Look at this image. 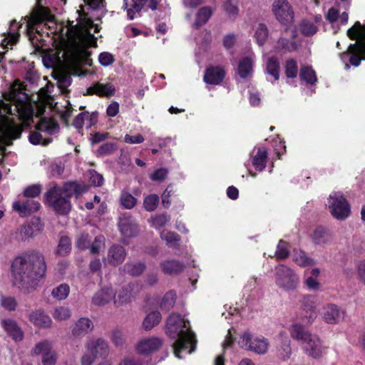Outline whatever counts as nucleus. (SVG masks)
<instances>
[{
    "instance_id": "10",
    "label": "nucleus",
    "mask_w": 365,
    "mask_h": 365,
    "mask_svg": "<svg viewBox=\"0 0 365 365\" xmlns=\"http://www.w3.org/2000/svg\"><path fill=\"white\" fill-rule=\"evenodd\" d=\"M328 205L331 215L337 220H343L350 215V206L341 192H333L328 198Z\"/></svg>"
},
{
    "instance_id": "60",
    "label": "nucleus",
    "mask_w": 365,
    "mask_h": 365,
    "mask_svg": "<svg viewBox=\"0 0 365 365\" xmlns=\"http://www.w3.org/2000/svg\"><path fill=\"white\" fill-rule=\"evenodd\" d=\"M41 190L42 187L40 185H32L24 190V195L26 197L34 198L41 193Z\"/></svg>"
},
{
    "instance_id": "63",
    "label": "nucleus",
    "mask_w": 365,
    "mask_h": 365,
    "mask_svg": "<svg viewBox=\"0 0 365 365\" xmlns=\"http://www.w3.org/2000/svg\"><path fill=\"white\" fill-rule=\"evenodd\" d=\"M100 63L103 66H108L114 61L113 56L108 52H103L98 56Z\"/></svg>"
},
{
    "instance_id": "47",
    "label": "nucleus",
    "mask_w": 365,
    "mask_h": 365,
    "mask_svg": "<svg viewBox=\"0 0 365 365\" xmlns=\"http://www.w3.org/2000/svg\"><path fill=\"white\" fill-rule=\"evenodd\" d=\"M348 14L343 12L340 16H339L338 11L334 8L329 9L326 14V19L331 23L334 24L338 19H340L342 24H346L348 21Z\"/></svg>"
},
{
    "instance_id": "56",
    "label": "nucleus",
    "mask_w": 365,
    "mask_h": 365,
    "mask_svg": "<svg viewBox=\"0 0 365 365\" xmlns=\"http://www.w3.org/2000/svg\"><path fill=\"white\" fill-rule=\"evenodd\" d=\"M298 73V67L296 61L294 59L288 60L285 64L286 76L289 78L297 77Z\"/></svg>"
},
{
    "instance_id": "29",
    "label": "nucleus",
    "mask_w": 365,
    "mask_h": 365,
    "mask_svg": "<svg viewBox=\"0 0 365 365\" xmlns=\"http://www.w3.org/2000/svg\"><path fill=\"white\" fill-rule=\"evenodd\" d=\"M160 267L164 274L175 275L184 270L185 264L179 260L166 259L160 262Z\"/></svg>"
},
{
    "instance_id": "22",
    "label": "nucleus",
    "mask_w": 365,
    "mask_h": 365,
    "mask_svg": "<svg viewBox=\"0 0 365 365\" xmlns=\"http://www.w3.org/2000/svg\"><path fill=\"white\" fill-rule=\"evenodd\" d=\"M41 207L40 203L32 199H26L23 201L18 200L13 203V209L21 216H27L36 212Z\"/></svg>"
},
{
    "instance_id": "7",
    "label": "nucleus",
    "mask_w": 365,
    "mask_h": 365,
    "mask_svg": "<svg viewBox=\"0 0 365 365\" xmlns=\"http://www.w3.org/2000/svg\"><path fill=\"white\" fill-rule=\"evenodd\" d=\"M289 331L292 338L302 341V348L309 356L318 359L325 354L327 347L318 336L307 331L303 326L293 324Z\"/></svg>"
},
{
    "instance_id": "24",
    "label": "nucleus",
    "mask_w": 365,
    "mask_h": 365,
    "mask_svg": "<svg viewBox=\"0 0 365 365\" xmlns=\"http://www.w3.org/2000/svg\"><path fill=\"white\" fill-rule=\"evenodd\" d=\"M115 294L111 286H105L95 293L92 303L97 306H103L112 300L114 302Z\"/></svg>"
},
{
    "instance_id": "48",
    "label": "nucleus",
    "mask_w": 365,
    "mask_h": 365,
    "mask_svg": "<svg viewBox=\"0 0 365 365\" xmlns=\"http://www.w3.org/2000/svg\"><path fill=\"white\" fill-rule=\"evenodd\" d=\"M268 37V29L263 24H259L255 32V38L259 46H262Z\"/></svg>"
},
{
    "instance_id": "20",
    "label": "nucleus",
    "mask_w": 365,
    "mask_h": 365,
    "mask_svg": "<svg viewBox=\"0 0 365 365\" xmlns=\"http://www.w3.org/2000/svg\"><path fill=\"white\" fill-rule=\"evenodd\" d=\"M86 349L97 358L106 357L109 353L108 344L107 341L102 338H90L86 344Z\"/></svg>"
},
{
    "instance_id": "46",
    "label": "nucleus",
    "mask_w": 365,
    "mask_h": 365,
    "mask_svg": "<svg viewBox=\"0 0 365 365\" xmlns=\"http://www.w3.org/2000/svg\"><path fill=\"white\" fill-rule=\"evenodd\" d=\"M145 267L146 266L144 262H128L123 266V269L130 275L138 276L144 272Z\"/></svg>"
},
{
    "instance_id": "8",
    "label": "nucleus",
    "mask_w": 365,
    "mask_h": 365,
    "mask_svg": "<svg viewBox=\"0 0 365 365\" xmlns=\"http://www.w3.org/2000/svg\"><path fill=\"white\" fill-rule=\"evenodd\" d=\"M274 281L280 289L289 291L299 284V277L293 269L284 264H278L274 269Z\"/></svg>"
},
{
    "instance_id": "34",
    "label": "nucleus",
    "mask_w": 365,
    "mask_h": 365,
    "mask_svg": "<svg viewBox=\"0 0 365 365\" xmlns=\"http://www.w3.org/2000/svg\"><path fill=\"white\" fill-rule=\"evenodd\" d=\"M22 24H19L16 21H12L9 26V31L7 36L2 40L1 46L4 48H8L9 46H12L19 39V34L18 30L21 27Z\"/></svg>"
},
{
    "instance_id": "26",
    "label": "nucleus",
    "mask_w": 365,
    "mask_h": 365,
    "mask_svg": "<svg viewBox=\"0 0 365 365\" xmlns=\"http://www.w3.org/2000/svg\"><path fill=\"white\" fill-rule=\"evenodd\" d=\"M255 56L253 53L242 58L238 63L237 73L241 78L248 79L252 77Z\"/></svg>"
},
{
    "instance_id": "15",
    "label": "nucleus",
    "mask_w": 365,
    "mask_h": 365,
    "mask_svg": "<svg viewBox=\"0 0 365 365\" xmlns=\"http://www.w3.org/2000/svg\"><path fill=\"white\" fill-rule=\"evenodd\" d=\"M160 1L161 0H123V7L126 10L128 19L133 20L138 16L143 6L147 5L152 10H155Z\"/></svg>"
},
{
    "instance_id": "57",
    "label": "nucleus",
    "mask_w": 365,
    "mask_h": 365,
    "mask_svg": "<svg viewBox=\"0 0 365 365\" xmlns=\"http://www.w3.org/2000/svg\"><path fill=\"white\" fill-rule=\"evenodd\" d=\"M289 254V245L282 240H279L277 247V250L275 252L277 258L280 259H285L288 257Z\"/></svg>"
},
{
    "instance_id": "41",
    "label": "nucleus",
    "mask_w": 365,
    "mask_h": 365,
    "mask_svg": "<svg viewBox=\"0 0 365 365\" xmlns=\"http://www.w3.org/2000/svg\"><path fill=\"white\" fill-rule=\"evenodd\" d=\"M299 78L302 81L311 85L315 84L317 81L315 71L309 66H304L301 68Z\"/></svg>"
},
{
    "instance_id": "40",
    "label": "nucleus",
    "mask_w": 365,
    "mask_h": 365,
    "mask_svg": "<svg viewBox=\"0 0 365 365\" xmlns=\"http://www.w3.org/2000/svg\"><path fill=\"white\" fill-rule=\"evenodd\" d=\"M292 260L300 267H306L314 264V259L301 250H294L292 255Z\"/></svg>"
},
{
    "instance_id": "2",
    "label": "nucleus",
    "mask_w": 365,
    "mask_h": 365,
    "mask_svg": "<svg viewBox=\"0 0 365 365\" xmlns=\"http://www.w3.org/2000/svg\"><path fill=\"white\" fill-rule=\"evenodd\" d=\"M9 103L0 102V138L16 139L21 134V128L16 120L29 123L33 116V108L27 103L28 96L16 81L8 94Z\"/></svg>"
},
{
    "instance_id": "16",
    "label": "nucleus",
    "mask_w": 365,
    "mask_h": 365,
    "mask_svg": "<svg viewBox=\"0 0 365 365\" xmlns=\"http://www.w3.org/2000/svg\"><path fill=\"white\" fill-rule=\"evenodd\" d=\"M34 354L42 355L43 365H56L57 361L56 352L52 349V343L44 340L38 343L34 349Z\"/></svg>"
},
{
    "instance_id": "38",
    "label": "nucleus",
    "mask_w": 365,
    "mask_h": 365,
    "mask_svg": "<svg viewBox=\"0 0 365 365\" xmlns=\"http://www.w3.org/2000/svg\"><path fill=\"white\" fill-rule=\"evenodd\" d=\"M309 274L310 275L307 277L304 281L306 286L310 290H318L320 287V284L317 280L318 277L320 274V270L318 268H314L311 270H306L305 274Z\"/></svg>"
},
{
    "instance_id": "43",
    "label": "nucleus",
    "mask_w": 365,
    "mask_h": 365,
    "mask_svg": "<svg viewBox=\"0 0 365 365\" xmlns=\"http://www.w3.org/2000/svg\"><path fill=\"white\" fill-rule=\"evenodd\" d=\"M161 320V314L158 311L149 313L145 318L143 326L146 330H150L159 324Z\"/></svg>"
},
{
    "instance_id": "49",
    "label": "nucleus",
    "mask_w": 365,
    "mask_h": 365,
    "mask_svg": "<svg viewBox=\"0 0 365 365\" xmlns=\"http://www.w3.org/2000/svg\"><path fill=\"white\" fill-rule=\"evenodd\" d=\"M175 293L173 291L168 292L167 293H165L160 302L161 309L166 311L169 310L174 306L175 303Z\"/></svg>"
},
{
    "instance_id": "59",
    "label": "nucleus",
    "mask_w": 365,
    "mask_h": 365,
    "mask_svg": "<svg viewBox=\"0 0 365 365\" xmlns=\"http://www.w3.org/2000/svg\"><path fill=\"white\" fill-rule=\"evenodd\" d=\"M224 6L225 11L231 18L236 17L238 14V8L236 4V0H226Z\"/></svg>"
},
{
    "instance_id": "44",
    "label": "nucleus",
    "mask_w": 365,
    "mask_h": 365,
    "mask_svg": "<svg viewBox=\"0 0 365 365\" xmlns=\"http://www.w3.org/2000/svg\"><path fill=\"white\" fill-rule=\"evenodd\" d=\"M70 293V287L67 284H61L54 287L51 291V296L56 300L66 299Z\"/></svg>"
},
{
    "instance_id": "50",
    "label": "nucleus",
    "mask_w": 365,
    "mask_h": 365,
    "mask_svg": "<svg viewBox=\"0 0 365 365\" xmlns=\"http://www.w3.org/2000/svg\"><path fill=\"white\" fill-rule=\"evenodd\" d=\"M71 250V245L70 239L66 236L61 237L57 247V254L65 256L70 253Z\"/></svg>"
},
{
    "instance_id": "5",
    "label": "nucleus",
    "mask_w": 365,
    "mask_h": 365,
    "mask_svg": "<svg viewBox=\"0 0 365 365\" xmlns=\"http://www.w3.org/2000/svg\"><path fill=\"white\" fill-rule=\"evenodd\" d=\"M86 190L85 185L76 182H66L62 187L53 185L46 192V202L58 214L66 215L71 208L70 197Z\"/></svg>"
},
{
    "instance_id": "14",
    "label": "nucleus",
    "mask_w": 365,
    "mask_h": 365,
    "mask_svg": "<svg viewBox=\"0 0 365 365\" xmlns=\"http://www.w3.org/2000/svg\"><path fill=\"white\" fill-rule=\"evenodd\" d=\"M92 236L87 232H83L76 239V246L80 250H90L93 255H96L105 247V237L103 235H97L92 242Z\"/></svg>"
},
{
    "instance_id": "52",
    "label": "nucleus",
    "mask_w": 365,
    "mask_h": 365,
    "mask_svg": "<svg viewBox=\"0 0 365 365\" xmlns=\"http://www.w3.org/2000/svg\"><path fill=\"white\" fill-rule=\"evenodd\" d=\"M120 202L125 208L131 209L135 205L137 200L128 192L123 191L120 195Z\"/></svg>"
},
{
    "instance_id": "61",
    "label": "nucleus",
    "mask_w": 365,
    "mask_h": 365,
    "mask_svg": "<svg viewBox=\"0 0 365 365\" xmlns=\"http://www.w3.org/2000/svg\"><path fill=\"white\" fill-rule=\"evenodd\" d=\"M168 173L167 169L160 168L150 174V178L153 181L161 182L165 179Z\"/></svg>"
},
{
    "instance_id": "32",
    "label": "nucleus",
    "mask_w": 365,
    "mask_h": 365,
    "mask_svg": "<svg viewBox=\"0 0 365 365\" xmlns=\"http://www.w3.org/2000/svg\"><path fill=\"white\" fill-rule=\"evenodd\" d=\"M29 320L34 326L40 328H48L52 325L51 317L43 310L32 312L29 316Z\"/></svg>"
},
{
    "instance_id": "6",
    "label": "nucleus",
    "mask_w": 365,
    "mask_h": 365,
    "mask_svg": "<svg viewBox=\"0 0 365 365\" xmlns=\"http://www.w3.org/2000/svg\"><path fill=\"white\" fill-rule=\"evenodd\" d=\"M347 36L351 40H356L351 43L346 51L340 54L341 61L344 63L345 69H349L350 65L358 66L362 59L365 60V24L356 21L347 31Z\"/></svg>"
},
{
    "instance_id": "62",
    "label": "nucleus",
    "mask_w": 365,
    "mask_h": 365,
    "mask_svg": "<svg viewBox=\"0 0 365 365\" xmlns=\"http://www.w3.org/2000/svg\"><path fill=\"white\" fill-rule=\"evenodd\" d=\"M302 304L307 311H314L317 307L315 298L310 295L303 297Z\"/></svg>"
},
{
    "instance_id": "11",
    "label": "nucleus",
    "mask_w": 365,
    "mask_h": 365,
    "mask_svg": "<svg viewBox=\"0 0 365 365\" xmlns=\"http://www.w3.org/2000/svg\"><path fill=\"white\" fill-rule=\"evenodd\" d=\"M58 124L51 119L43 118L36 125V131H33L29 135V141L34 145H48L51 140L43 138L41 132L52 135L58 130Z\"/></svg>"
},
{
    "instance_id": "58",
    "label": "nucleus",
    "mask_w": 365,
    "mask_h": 365,
    "mask_svg": "<svg viewBox=\"0 0 365 365\" xmlns=\"http://www.w3.org/2000/svg\"><path fill=\"white\" fill-rule=\"evenodd\" d=\"M86 175L91 185L97 187H100L103 185L104 181L103 177L96 171L90 170L88 171Z\"/></svg>"
},
{
    "instance_id": "25",
    "label": "nucleus",
    "mask_w": 365,
    "mask_h": 365,
    "mask_svg": "<svg viewBox=\"0 0 365 365\" xmlns=\"http://www.w3.org/2000/svg\"><path fill=\"white\" fill-rule=\"evenodd\" d=\"M264 63L267 75V79L272 83L278 81L280 71L278 59L274 56H264Z\"/></svg>"
},
{
    "instance_id": "4",
    "label": "nucleus",
    "mask_w": 365,
    "mask_h": 365,
    "mask_svg": "<svg viewBox=\"0 0 365 365\" xmlns=\"http://www.w3.org/2000/svg\"><path fill=\"white\" fill-rule=\"evenodd\" d=\"M165 331L175 340L173 347L176 357L181 359L183 353L191 354L195 351L197 340L191 331L190 322L184 317L175 313L170 314L167 319Z\"/></svg>"
},
{
    "instance_id": "55",
    "label": "nucleus",
    "mask_w": 365,
    "mask_h": 365,
    "mask_svg": "<svg viewBox=\"0 0 365 365\" xmlns=\"http://www.w3.org/2000/svg\"><path fill=\"white\" fill-rule=\"evenodd\" d=\"M300 31L304 36H312L317 31V27L311 21L304 20L300 24Z\"/></svg>"
},
{
    "instance_id": "13",
    "label": "nucleus",
    "mask_w": 365,
    "mask_h": 365,
    "mask_svg": "<svg viewBox=\"0 0 365 365\" xmlns=\"http://www.w3.org/2000/svg\"><path fill=\"white\" fill-rule=\"evenodd\" d=\"M272 11L276 19L284 25H288L294 21V12L287 0H274Z\"/></svg>"
},
{
    "instance_id": "37",
    "label": "nucleus",
    "mask_w": 365,
    "mask_h": 365,
    "mask_svg": "<svg viewBox=\"0 0 365 365\" xmlns=\"http://www.w3.org/2000/svg\"><path fill=\"white\" fill-rule=\"evenodd\" d=\"M212 14V9L208 6L200 8L196 13L195 20L192 26L198 29L206 24Z\"/></svg>"
},
{
    "instance_id": "1",
    "label": "nucleus",
    "mask_w": 365,
    "mask_h": 365,
    "mask_svg": "<svg viewBox=\"0 0 365 365\" xmlns=\"http://www.w3.org/2000/svg\"><path fill=\"white\" fill-rule=\"evenodd\" d=\"M77 23L68 21L63 26L57 24L50 10L37 6L31 16H25L26 30L30 36L34 27L43 24L48 29V35H53L56 48L43 56V63L46 68L71 70L78 67L87 56V48L96 46L95 33L100 31L97 24L83 11H78Z\"/></svg>"
},
{
    "instance_id": "42",
    "label": "nucleus",
    "mask_w": 365,
    "mask_h": 365,
    "mask_svg": "<svg viewBox=\"0 0 365 365\" xmlns=\"http://www.w3.org/2000/svg\"><path fill=\"white\" fill-rule=\"evenodd\" d=\"M170 220V216L167 213H161L153 215L149 220L148 222L150 226L155 230H160L166 225Z\"/></svg>"
},
{
    "instance_id": "33",
    "label": "nucleus",
    "mask_w": 365,
    "mask_h": 365,
    "mask_svg": "<svg viewBox=\"0 0 365 365\" xmlns=\"http://www.w3.org/2000/svg\"><path fill=\"white\" fill-rule=\"evenodd\" d=\"M87 93L90 95L109 97L114 95L115 87L110 83H96L87 89Z\"/></svg>"
},
{
    "instance_id": "9",
    "label": "nucleus",
    "mask_w": 365,
    "mask_h": 365,
    "mask_svg": "<svg viewBox=\"0 0 365 365\" xmlns=\"http://www.w3.org/2000/svg\"><path fill=\"white\" fill-rule=\"evenodd\" d=\"M238 344L241 348L258 354H266L269 348V341L267 339L263 336H254L248 331L242 334Z\"/></svg>"
},
{
    "instance_id": "3",
    "label": "nucleus",
    "mask_w": 365,
    "mask_h": 365,
    "mask_svg": "<svg viewBox=\"0 0 365 365\" xmlns=\"http://www.w3.org/2000/svg\"><path fill=\"white\" fill-rule=\"evenodd\" d=\"M46 271L43 256L31 250L16 256L11 264L13 283L21 289L30 292L36 288Z\"/></svg>"
},
{
    "instance_id": "19",
    "label": "nucleus",
    "mask_w": 365,
    "mask_h": 365,
    "mask_svg": "<svg viewBox=\"0 0 365 365\" xmlns=\"http://www.w3.org/2000/svg\"><path fill=\"white\" fill-rule=\"evenodd\" d=\"M118 228L125 237H132L138 232V225L136 220L128 214H123L119 217Z\"/></svg>"
},
{
    "instance_id": "39",
    "label": "nucleus",
    "mask_w": 365,
    "mask_h": 365,
    "mask_svg": "<svg viewBox=\"0 0 365 365\" xmlns=\"http://www.w3.org/2000/svg\"><path fill=\"white\" fill-rule=\"evenodd\" d=\"M162 240L165 241L169 247L175 248L180 240V237L175 232L163 230L160 232Z\"/></svg>"
},
{
    "instance_id": "36",
    "label": "nucleus",
    "mask_w": 365,
    "mask_h": 365,
    "mask_svg": "<svg viewBox=\"0 0 365 365\" xmlns=\"http://www.w3.org/2000/svg\"><path fill=\"white\" fill-rule=\"evenodd\" d=\"M279 338L281 339V344L277 348V356L282 360H287L292 354V349L290 346V340L285 337L284 339V334L281 332L279 334Z\"/></svg>"
},
{
    "instance_id": "21",
    "label": "nucleus",
    "mask_w": 365,
    "mask_h": 365,
    "mask_svg": "<svg viewBox=\"0 0 365 365\" xmlns=\"http://www.w3.org/2000/svg\"><path fill=\"white\" fill-rule=\"evenodd\" d=\"M162 345V340L158 337H148L140 339L135 346L136 351L142 355H148L157 351Z\"/></svg>"
},
{
    "instance_id": "30",
    "label": "nucleus",
    "mask_w": 365,
    "mask_h": 365,
    "mask_svg": "<svg viewBox=\"0 0 365 365\" xmlns=\"http://www.w3.org/2000/svg\"><path fill=\"white\" fill-rule=\"evenodd\" d=\"M1 324L7 334L14 341H19L22 340L24 333L14 320L11 319H3Z\"/></svg>"
},
{
    "instance_id": "27",
    "label": "nucleus",
    "mask_w": 365,
    "mask_h": 365,
    "mask_svg": "<svg viewBox=\"0 0 365 365\" xmlns=\"http://www.w3.org/2000/svg\"><path fill=\"white\" fill-rule=\"evenodd\" d=\"M225 76V70L220 66H210L205 72L203 80L207 84L219 85Z\"/></svg>"
},
{
    "instance_id": "54",
    "label": "nucleus",
    "mask_w": 365,
    "mask_h": 365,
    "mask_svg": "<svg viewBox=\"0 0 365 365\" xmlns=\"http://www.w3.org/2000/svg\"><path fill=\"white\" fill-rule=\"evenodd\" d=\"M312 239L316 244L322 245L328 242L329 236L324 228L318 227L314 230Z\"/></svg>"
},
{
    "instance_id": "28",
    "label": "nucleus",
    "mask_w": 365,
    "mask_h": 365,
    "mask_svg": "<svg viewBox=\"0 0 365 365\" xmlns=\"http://www.w3.org/2000/svg\"><path fill=\"white\" fill-rule=\"evenodd\" d=\"M125 256L126 252L123 247L119 245H113L109 247L106 260L108 264L117 266L123 262Z\"/></svg>"
},
{
    "instance_id": "51",
    "label": "nucleus",
    "mask_w": 365,
    "mask_h": 365,
    "mask_svg": "<svg viewBox=\"0 0 365 365\" xmlns=\"http://www.w3.org/2000/svg\"><path fill=\"white\" fill-rule=\"evenodd\" d=\"M71 314L70 309L63 306L56 307L52 314L53 317L56 321L66 320L70 318Z\"/></svg>"
},
{
    "instance_id": "12",
    "label": "nucleus",
    "mask_w": 365,
    "mask_h": 365,
    "mask_svg": "<svg viewBox=\"0 0 365 365\" xmlns=\"http://www.w3.org/2000/svg\"><path fill=\"white\" fill-rule=\"evenodd\" d=\"M43 229V225L39 219H34L31 222L16 228L10 234V240L25 242L37 235Z\"/></svg>"
},
{
    "instance_id": "53",
    "label": "nucleus",
    "mask_w": 365,
    "mask_h": 365,
    "mask_svg": "<svg viewBox=\"0 0 365 365\" xmlns=\"http://www.w3.org/2000/svg\"><path fill=\"white\" fill-rule=\"evenodd\" d=\"M158 203L159 197L155 194H151L144 198L143 207L147 211L151 212L156 209Z\"/></svg>"
},
{
    "instance_id": "18",
    "label": "nucleus",
    "mask_w": 365,
    "mask_h": 365,
    "mask_svg": "<svg viewBox=\"0 0 365 365\" xmlns=\"http://www.w3.org/2000/svg\"><path fill=\"white\" fill-rule=\"evenodd\" d=\"M320 315L326 323L336 324L343 320L344 312L334 304H327L323 306Z\"/></svg>"
},
{
    "instance_id": "31",
    "label": "nucleus",
    "mask_w": 365,
    "mask_h": 365,
    "mask_svg": "<svg viewBox=\"0 0 365 365\" xmlns=\"http://www.w3.org/2000/svg\"><path fill=\"white\" fill-rule=\"evenodd\" d=\"M98 115L96 113H90L88 112H83L79 113L73 120V125L77 129H81L83 126L87 128H91L97 122Z\"/></svg>"
},
{
    "instance_id": "35",
    "label": "nucleus",
    "mask_w": 365,
    "mask_h": 365,
    "mask_svg": "<svg viewBox=\"0 0 365 365\" xmlns=\"http://www.w3.org/2000/svg\"><path fill=\"white\" fill-rule=\"evenodd\" d=\"M93 328L92 322L88 318L79 319L72 329L75 336H81L91 331Z\"/></svg>"
},
{
    "instance_id": "64",
    "label": "nucleus",
    "mask_w": 365,
    "mask_h": 365,
    "mask_svg": "<svg viewBox=\"0 0 365 365\" xmlns=\"http://www.w3.org/2000/svg\"><path fill=\"white\" fill-rule=\"evenodd\" d=\"M1 304L8 310H14L16 308V302L13 297L2 296L1 298Z\"/></svg>"
},
{
    "instance_id": "17",
    "label": "nucleus",
    "mask_w": 365,
    "mask_h": 365,
    "mask_svg": "<svg viewBox=\"0 0 365 365\" xmlns=\"http://www.w3.org/2000/svg\"><path fill=\"white\" fill-rule=\"evenodd\" d=\"M141 287L137 282L129 283L123 286L115 296L114 303L121 305L130 302L140 291Z\"/></svg>"
},
{
    "instance_id": "45",
    "label": "nucleus",
    "mask_w": 365,
    "mask_h": 365,
    "mask_svg": "<svg viewBox=\"0 0 365 365\" xmlns=\"http://www.w3.org/2000/svg\"><path fill=\"white\" fill-rule=\"evenodd\" d=\"M297 48L296 43L292 40L289 41L284 37H281L275 47V51L278 52H291Z\"/></svg>"
},
{
    "instance_id": "23",
    "label": "nucleus",
    "mask_w": 365,
    "mask_h": 365,
    "mask_svg": "<svg viewBox=\"0 0 365 365\" xmlns=\"http://www.w3.org/2000/svg\"><path fill=\"white\" fill-rule=\"evenodd\" d=\"M252 165L257 171H262L268 160L267 150L264 147H255L250 153Z\"/></svg>"
}]
</instances>
